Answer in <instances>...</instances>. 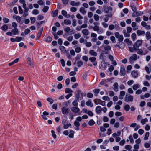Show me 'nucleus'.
<instances>
[{
    "label": "nucleus",
    "mask_w": 151,
    "mask_h": 151,
    "mask_svg": "<svg viewBox=\"0 0 151 151\" xmlns=\"http://www.w3.org/2000/svg\"><path fill=\"white\" fill-rule=\"evenodd\" d=\"M125 149L128 150V151H132V146L130 145H126L125 146Z\"/></svg>",
    "instance_id": "nucleus-48"
},
{
    "label": "nucleus",
    "mask_w": 151,
    "mask_h": 151,
    "mask_svg": "<svg viewBox=\"0 0 151 151\" xmlns=\"http://www.w3.org/2000/svg\"><path fill=\"white\" fill-rule=\"evenodd\" d=\"M19 61V58H16L12 62H11L10 63H9L8 65L9 66H11L12 65H13L14 64L17 63Z\"/></svg>",
    "instance_id": "nucleus-24"
},
{
    "label": "nucleus",
    "mask_w": 151,
    "mask_h": 151,
    "mask_svg": "<svg viewBox=\"0 0 151 151\" xmlns=\"http://www.w3.org/2000/svg\"><path fill=\"white\" fill-rule=\"evenodd\" d=\"M70 134L68 135L69 137L70 138H73L74 137V134L75 132L72 130H70Z\"/></svg>",
    "instance_id": "nucleus-28"
},
{
    "label": "nucleus",
    "mask_w": 151,
    "mask_h": 151,
    "mask_svg": "<svg viewBox=\"0 0 151 151\" xmlns=\"http://www.w3.org/2000/svg\"><path fill=\"white\" fill-rule=\"evenodd\" d=\"M132 30V28L130 27H128L127 28V32L125 29L123 31V32L125 37H129L130 36L129 33Z\"/></svg>",
    "instance_id": "nucleus-1"
},
{
    "label": "nucleus",
    "mask_w": 151,
    "mask_h": 151,
    "mask_svg": "<svg viewBox=\"0 0 151 151\" xmlns=\"http://www.w3.org/2000/svg\"><path fill=\"white\" fill-rule=\"evenodd\" d=\"M142 43V41L141 40H137L134 45L133 47L134 50H137V48L140 46Z\"/></svg>",
    "instance_id": "nucleus-3"
},
{
    "label": "nucleus",
    "mask_w": 151,
    "mask_h": 151,
    "mask_svg": "<svg viewBox=\"0 0 151 151\" xmlns=\"http://www.w3.org/2000/svg\"><path fill=\"white\" fill-rule=\"evenodd\" d=\"M143 13L141 11L134 12L132 14V16L134 17H137L142 14Z\"/></svg>",
    "instance_id": "nucleus-12"
},
{
    "label": "nucleus",
    "mask_w": 151,
    "mask_h": 151,
    "mask_svg": "<svg viewBox=\"0 0 151 151\" xmlns=\"http://www.w3.org/2000/svg\"><path fill=\"white\" fill-rule=\"evenodd\" d=\"M126 73L125 67L123 66H121L119 74L121 76H123Z\"/></svg>",
    "instance_id": "nucleus-6"
},
{
    "label": "nucleus",
    "mask_w": 151,
    "mask_h": 151,
    "mask_svg": "<svg viewBox=\"0 0 151 151\" xmlns=\"http://www.w3.org/2000/svg\"><path fill=\"white\" fill-rule=\"evenodd\" d=\"M60 49L64 53L66 52V51L65 47L64 46H60Z\"/></svg>",
    "instance_id": "nucleus-40"
},
{
    "label": "nucleus",
    "mask_w": 151,
    "mask_h": 151,
    "mask_svg": "<svg viewBox=\"0 0 151 151\" xmlns=\"http://www.w3.org/2000/svg\"><path fill=\"white\" fill-rule=\"evenodd\" d=\"M145 37L146 39L147 40H149L151 39V34L150 32L147 31L146 32Z\"/></svg>",
    "instance_id": "nucleus-23"
},
{
    "label": "nucleus",
    "mask_w": 151,
    "mask_h": 151,
    "mask_svg": "<svg viewBox=\"0 0 151 151\" xmlns=\"http://www.w3.org/2000/svg\"><path fill=\"white\" fill-rule=\"evenodd\" d=\"M137 59V55L136 54H133L129 58V62L131 63H133L134 61L136 60Z\"/></svg>",
    "instance_id": "nucleus-5"
},
{
    "label": "nucleus",
    "mask_w": 151,
    "mask_h": 151,
    "mask_svg": "<svg viewBox=\"0 0 151 151\" xmlns=\"http://www.w3.org/2000/svg\"><path fill=\"white\" fill-rule=\"evenodd\" d=\"M71 110L73 112L75 113H78L80 111V109L78 106H73L70 108Z\"/></svg>",
    "instance_id": "nucleus-10"
},
{
    "label": "nucleus",
    "mask_w": 151,
    "mask_h": 151,
    "mask_svg": "<svg viewBox=\"0 0 151 151\" xmlns=\"http://www.w3.org/2000/svg\"><path fill=\"white\" fill-rule=\"evenodd\" d=\"M110 40L113 43L116 42V40L115 37L114 36H111L110 37Z\"/></svg>",
    "instance_id": "nucleus-64"
},
{
    "label": "nucleus",
    "mask_w": 151,
    "mask_h": 151,
    "mask_svg": "<svg viewBox=\"0 0 151 151\" xmlns=\"http://www.w3.org/2000/svg\"><path fill=\"white\" fill-rule=\"evenodd\" d=\"M101 100L99 99H95L94 100V102L96 104H100Z\"/></svg>",
    "instance_id": "nucleus-45"
},
{
    "label": "nucleus",
    "mask_w": 151,
    "mask_h": 151,
    "mask_svg": "<svg viewBox=\"0 0 151 151\" xmlns=\"http://www.w3.org/2000/svg\"><path fill=\"white\" fill-rule=\"evenodd\" d=\"M113 15V13H110L109 14L106 15L105 16L106 17H104V20L105 22H107L109 19V17H107L110 18Z\"/></svg>",
    "instance_id": "nucleus-13"
},
{
    "label": "nucleus",
    "mask_w": 151,
    "mask_h": 151,
    "mask_svg": "<svg viewBox=\"0 0 151 151\" xmlns=\"http://www.w3.org/2000/svg\"><path fill=\"white\" fill-rule=\"evenodd\" d=\"M8 26L6 25H4L2 26L1 28L4 31H6L8 29Z\"/></svg>",
    "instance_id": "nucleus-43"
},
{
    "label": "nucleus",
    "mask_w": 151,
    "mask_h": 151,
    "mask_svg": "<svg viewBox=\"0 0 151 151\" xmlns=\"http://www.w3.org/2000/svg\"><path fill=\"white\" fill-rule=\"evenodd\" d=\"M46 100L47 101L50 103V104H52L53 103V100L52 98L48 97L47 98Z\"/></svg>",
    "instance_id": "nucleus-42"
},
{
    "label": "nucleus",
    "mask_w": 151,
    "mask_h": 151,
    "mask_svg": "<svg viewBox=\"0 0 151 151\" xmlns=\"http://www.w3.org/2000/svg\"><path fill=\"white\" fill-rule=\"evenodd\" d=\"M143 84L144 86L147 87H148L150 86L149 83L146 81H143Z\"/></svg>",
    "instance_id": "nucleus-59"
},
{
    "label": "nucleus",
    "mask_w": 151,
    "mask_h": 151,
    "mask_svg": "<svg viewBox=\"0 0 151 151\" xmlns=\"http://www.w3.org/2000/svg\"><path fill=\"white\" fill-rule=\"evenodd\" d=\"M81 93V90H78L76 93V98L78 99L80 97V95Z\"/></svg>",
    "instance_id": "nucleus-37"
},
{
    "label": "nucleus",
    "mask_w": 151,
    "mask_h": 151,
    "mask_svg": "<svg viewBox=\"0 0 151 151\" xmlns=\"http://www.w3.org/2000/svg\"><path fill=\"white\" fill-rule=\"evenodd\" d=\"M112 80L111 78L104 79L100 82V84L102 85H104L106 87H107L108 86V85L107 84V83L110 82Z\"/></svg>",
    "instance_id": "nucleus-4"
},
{
    "label": "nucleus",
    "mask_w": 151,
    "mask_h": 151,
    "mask_svg": "<svg viewBox=\"0 0 151 151\" xmlns=\"http://www.w3.org/2000/svg\"><path fill=\"white\" fill-rule=\"evenodd\" d=\"M75 48V50L76 52L77 53H79L81 51V48L78 47L77 45H75L74 46Z\"/></svg>",
    "instance_id": "nucleus-34"
},
{
    "label": "nucleus",
    "mask_w": 151,
    "mask_h": 151,
    "mask_svg": "<svg viewBox=\"0 0 151 151\" xmlns=\"http://www.w3.org/2000/svg\"><path fill=\"white\" fill-rule=\"evenodd\" d=\"M27 60L28 64L33 68L34 66L31 59L30 58L28 57L27 58Z\"/></svg>",
    "instance_id": "nucleus-16"
},
{
    "label": "nucleus",
    "mask_w": 151,
    "mask_h": 151,
    "mask_svg": "<svg viewBox=\"0 0 151 151\" xmlns=\"http://www.w3.org/2000/svg\"><path fill=\"white\" fill-rule=\"evenodd\" d=\"M81 36V35L80 33L76 34L74 35V37L76 39H78Z\"/></svg>",
    "instance_id": "nucleus-58"
},
{
    "label": "nucleus",
    "mask_w": 151,
    "mask_h": 151,
    "mask_svg": "<svg viewBox=\"0 0 151 151\" xmlns=\"http://www.w3.org/2000/svg\"><path fill=\"white\" fill-rule=\"evenodd\" d=\"M61 111L63 114L65 115H67L69 113V109L65 107H64L62 108Z\"/></svg>",
    "instance_id": "nucleus-9"
},
{
    "label": "nucleus",
    "mask_w": 151,
    "mask_h": 151,
    "mask_svg": "<svg viewBox=\"0 0 151 151\" xmlns=\"http://www.w3.org/2000/svg\"><path fill=\"white\" fill-rule=\"evenodd\" d=\"M115 47H118L119 48L123 49H124L125 46V45L124 43L123 42H118L117 43L114 45Z\"/></svg>",
    "instance_id": "nucleus-7"
},
{
    "label": "nucleus",
    "mask_w": 151,
    "mask_h": 151,
    "mask_svg": "<svg viewBox=\"0 0 151 151\" xmlns=\"http://www.w3.org/2000/svg\"><path fill=\"white\" fill-rule=\"evenodd\" d=\"M65 92L66 93H71L73 92V91L72 90H71V89L68 88H66L65 89Z\"/></svg>",
    "instance_id": "nucleus-39"
},
{
    "label": "nucleus",
    "mask_w": 151,
    "mask_h": 151,
    "mask_svg": "<svg viewBox=\"0 0 151 151\" xmlns=\"http://www.w3.org/2000/svg\"><path fill=\"white\" fill-rule=\"evenodd\" d=\"M104 50L106 51H109V50H111V47L108 45H106L104 46Z\"/></svg>",
    "instance_id": "nucleus-35"
},
{
    "label": "nucleus",
    "mask_w": 151,
    "mask_h": 151,
    "mask_svg": "<svg viewBox=\"0 0 151 151\" xmlns=\"http://www.w3.org/2000/svg\"><path fill=\"white\" fill-rule=\"evenodd\" d=\"M12 36L17 35L19 33L18 29L17 28H14L11 30Z\"/></svg>",
    "instance_id": "nucleus-17"
},
{
    "label": "nucleus",
    "mask_w": 151,
    "mask_h": 151,
    "mask_svg": "<svg viewBox=\"0 0 151 151\" xmlns=\"http://www.w3.org/2000/svg\"><path fill=\"white\" fill-rule=\"evenodd\" d=\"M148 121V119L147 118H145L142 119L141 121V123H142V124L144 125L145 124L146 122H147Z\"/></svg>",
    "instance_id": "nucleus-47"
},
{
    "label": "nucleus",
    "mask_w": 151,
    "mask_h": 151,
    "mask_svg": "<svg viewBox=\"0 0 151 151\" xmlns=\"http://www.w3.org/2000/svg\"><path fill=\"white\" fill-rule=\"evenodd\" d=\"M140 87V86L139 84H137L133 85V86L132 88L134 90H137L138 88H139Z\"/></svg>",
    "instance_id": "nucleus-36"
},
{
    "label": "nucleus",
    "mask_w": 151,
    "mask_h": 151,
    "mask_svg": "<svg viewBox=\"0 0 151 151\" xmlns=\"http://www.w3.org/2000/svg\"><path fill=\"white\" fill-rule=\"evenodd\" d=\"M104 10L105 13H108L110 11H111L113 8L111 6H104Z\"/></svg>",
    "instance_id": "nucleus-8"
},
{
    "label": "nucleus",
    "mask_w": 151,
    "mask_h": 151,
    "mask_svg": "<svg viewBox=\"0 0 151 151\" xmlns=\"http://www.w3.org/2000/svg\"><path fill=\"white\" fill-rule=\"evenodd\" d=\"M71 126V124L70 123L68 124L67 123L65 125L63 126V128L65 129H68L69 127H70Z\"/></svg>",
    "instance_id": "nucleus-60"
},
{
    "label": "nucleus",
    "mask_w": 151,
    "mask_h": 151,
    "mask_svg": "<svg viewBox=\"0 0 151 151\" xmlns=\"http://www.w3.org/2000/svg\"><path fill=\"white\" fill-rule=\"evenodd\" d=\"M102 99L104 100L105 101H110V98L107 96H104L102 97Z\"/></svg>",
    "instance_id": "nucleus-57"
},
{
    "label": "nucleus",
    "mask_w": 151,
    "mask_h": 151,
    "mask_svg": "<svg viewBox=\"0 0 151 151\" xmlns=\"http://www.w3.org/2000/svg\"><path fill=\"white\" fill-rule=\"evenodd\" d=\"M137 33L138 35L140 36L142 35H144L145 32L144 31H142L139 30H138L137 31Z\"/></svg>",
    "instance_id": "nucleus-31"
},
{
    "label": "nucleus",
    "mask_w": 151,
    "mask_h": 151,
    "mask_svg": "<svg viewBox=\"0 0 151 151\" xmlns=\"http://www.w3.org/2000/svg\"><path fill=\"white\" fill-rule=\"evenodd\" d=\"M134 97L133 96L127 93L124 97V101L127 102H132L133 101Z\"/></svg>",
    "instance_id": "nucleus-2"
},
{
    "label": "nucleus",
    "mask_w": 151,
    "mask_h": 151,
    "mask_svg": "<svg viewBox=\"0 0 151 151\" xmlns=\"http://www.w3.org/2000/svg\"><path fill=\"white\" fill-rule=\"evenodd\" d=\"M71 30V29L68 27H67L64 29V30L65 33L64 35V36L65 37V36H68L70 34L69 33Z\"/></svg>",
    "instance_id": "nucleus-11"
},
{
    "label": "nucleus",
    "mask_w": 151,
    "mask_h": 151,
    "mask_svg": "<svg viewBox=\"0 0 151 151\" xmlns=\"http://www.w3.org/2000/svg\"><path fill=\"white\" fill-rule=\"evenodd\" d=\"M80 3L79 2H76L74 1H72L71 2L70 4L73 6H79Z\"/></svg>",
    "instance_id": "nucleus-25"
},
{
    "label": "nucleus",
    "mask_w": 151,
    "mask_h": 151,
    "mask_svg": "<svg viewBox=\"0 0 151 151\" xmlns=\"http://www.w3.org/2000/svg\"><path fill=\"white\" fill-rule=\"evenodd\" d=\"M80 12L83 15H85L87 12L85 9L83 7H81L80 9Z\"/></svg>",
    "instance_id": "nucleus-27"
},
{
    "label": "nucleus",
    "mask_w": 151,
    "mask_h": 151,
    "mask_svg": "<svg viewBox=\"0 0 151 151\" xmlns=\"http://www.w3.org/2000/svg\"><path fill=\"white\" fill-rule=\"evenodd\" d=\"M43 30V27H42L41 29H40V30L39 31V32L37 34V37L36 38L37 40H38L40 37L42 33V32Z\"/></svg>",
    "instance_id": "nucleus-26"
},
{
    "label": "nucleus",
    "mask_w": 151,
    "mask_h": 151,
    "mask_svg": "<svg viewBox=\"0 0 151 151\" xmlns=\"http://www.w3.org/2000/svg\"><path fill=\"white\" fill-rule=\"evenodd\" d=\"M72 24L73 26L75 27L76 25V20L74 19L72 20Z\"/></svg>",
    "instance_id": "nucleus-61"
},
{
    "label": "nucleus",
    "mask_w": 151,
    "mask_h": 151,
    "mask_svg": "<svg viewBox=\"0 0 151 151\" xmlns=\"http://www.w3.org/2000/svg\"><path fill=\"white\" fill-rule=\"evenodd\" d=\"M64 23L66 25H70L71 24V21L69 19H65L64 21Z\"/></svg>",
    "instance_id": "nucleus-38"
},
{
    "label": "nucleus",
    "mask_w": 151,
    "mask_h": 151,
    "mask_svg": "<svg viewBox=\"0 0 151 151\" xmlns=\"http://www.w3.org/2000/svg\"><path fill=\"white\" fill-rule=\"evenodd\" d=\"M86 105L90 106L91 107H92L93 106V104L92 102L91 101L90 99H88L86 103Z\"/></svg>",
    "instance_id": "nucleus-30"
},
{
    "label": "nucleus",
    "mask_w": 151,
    "mask_h": 151,
    "mask_svg": "<svg viewBox=\"0 0 151 151\" xmlns=\"http://www.w3.org/2000/svg\"><path fill=\"white\" fill-rule=\"evenodd\" d=\"M121 132L120 131H118L117 132V133H114L112 134V136L114 137H117L120 136L121 135Z\"/></svg>",
    "instance_id": "nucleus-29"
},
{
    "label": "nucleus",
    "mask_w": 151,
    "mask_h": 151,
    "mask_svg": "<svg viewBox=\"0 0 151 151\" xmlns=\"http://www.w3.org/2000/svg\"><path fill=\"white\" fill-rule=\"evenodd\" d=\"M137 50H134L137 51V54L139 55H145L147 54L148 52L146 50L145 51V53L144 54H143V50L141 49H138V48H137Z\"/></svg>",
    "instance_id": "nucleus-15"
},
{
    "label": "nucleus",
    "mask_w": 151,
    "mask_h": 151,
    "mask_svg": "<svg viewBox=\"0 0 151 151\" xmlns=\"http://www.w3.org/2000/svg\"><path fill=\"white\" fill-rule=\"evenodd\" d=\"M101 66L104 68H105L106 67L107 65L105 61H102L101 62Z\"/></svg>",
    "instance_id": "nucleus-54"
},
{
    "label": "nucleus",
    "mask_w": 151,
    "mask_h": 151,
    "mask_svg": "<svg viewBox=\"0 0 151 151\" xmlns=\"http://www.w3.org/2000/svg\"><path fill=\"white\" fill-rule=\"evenodd\" d=\"M131 37L133 41H135L136 38V34L135 33H132L131 35Z\"/></svg>",
    "instance_id": "nucleus-53"
},
{
    "label": "nucleus",
    "mask_w": 151,
    "mask_h": 151,
    "mask_svg": "<svg viewBox=\"0 0 151 151\" xmlns=\"http://www.w3.org/2000/svg\"><path fill=\"white\" fill-rule=\"evenodd\" d=\"M76 17L78 19H82L83 18V17L79 13H78L77 14Z\"/></svg>",
    "instance_id": "nucleus-63"
},
{
    "label": "nucleus",
    "mask_w": 151,
    "mask_h": 151,
    "mask_svg": "<svg viewBox=\"0 0 151 151\" xmlns=\"http://www.w3.org/2000/svg\"><path fill=\"white\" fill-rule=\"evenodd\" d=\"M87 96L88 98H92L93 97V94L89 92L87 94Z\"/></svg>",
    "instance_id": "nucleus-62"
},
{
    "label": "nucleus",
    "mask_w": 151,
    "mask_h": 151,
    "mask_svg": "<svg viewBox=\"0 0 151 151\" xmlns=\"http://www.w3.org/2000/svg\"><path fill=\"white\" fill-rule=\"evenodd\" d=\"M117 38L118 39V41L120 42H122L124 39L123 36L122 35H120Z\"/></svg>",
    "instance_id": "nucleus-52"
},
{
    "label": "nucleus",
    "mask_w": 151,
    "mask_h": 151,
    "mask_svg": "<svg viewBox=\"0 0 151 151\" xmlns=\"http://www.w3.org/2000/svg\"><path fill=\"white\" fill-rule=\"evenodd\" d=\"M89 53L91 55L94 57H96L97 55V53L93 50H90Z\"/></svg>",
    "instance_id": "nucleus-21"
},
{
    "label": "nucleus",
    "mask_w": 151,
    "mask_h": 151,
    "mask_svg": "<svg viewBox=\"0 0 151 151\" xmlns=\"http://www.w3.org/2000/svg\"><path fill=\"white\" fill-rule=\"evenodd\" d=\"M82 33L84 35V37L88 39V37H86V36H87L89 34V32L88 29H84L82 31Z\"/></svg>",
    "instance_id": "nucleus-14"
},
{
    "label": "nucleus",
    "mask_w": 151,
    "mask_h": 151,
    "mask_svg": "<svg viewBox=\"0 0 151 151\" xmlns=\"http://www.w3.org/2000/svg\"><path fill=\"white\" fill-rule=\"evenodd\" d=\"M132 26L133 28V30H136L138 29V27L137 26L136 23L135 22H132Z\"/></svg>",
    "instance_id": "nucleus-32"
},
{
    "label": "nucleus",
    "mask_w": 151,
    "mask_h": 151,
    "mask_svg": "<svg viewBox=\"0 0 151 151\" xmlns=\"http://www.w3.org/2000/svg\"><path fill=\"white\" fill-rule=\"evenodd\" d=\"M61 12L62 14L66 18H68L70 17H71L70 15L68 14L67 12L65 10H62Z\"/></svg>",
    "instance_id": "nucleus-18"
},
{
    "label": "nucleus",
    "mask_w": 151,
    "mask_h": 151,
    "mask_svg": "<svg viewBox=\"0 0 151 151\" xmlns=\"http://www.w3.org/2000/svg\"><path fill=\"white\" fill-rule=\"evenodd\" d=\"M72 105L74 106H78V100L75 99L74 100L72 103Z\"/></svg>",
    "instance_id": "nucleus-41"
},
{
    "label": "nucleus",
    "mask_w": 151,
    "mask_h": 151,
    "mask_svg": "<svg viewBox=\"0 0 151 151\" xmlns=\"http://www.w3.org/2000/svg\"><path fill=\"white\" fill-rule=\"evenodd\" d=\"M149 135V132H147L145 135V137L144 138V140H147L148 138V137Z\"/></svg>",
    "instance_id": "nucleus-44"
},
{
    "label": "nucleus",
    "mask_w": 151,
    "mask_h": 151,
    "mask_svg": "<svg viewBox=\"0 0 151 151\" xmlns=\"http://www.w3.org/2000/svg\"><path fill=\"white\" fill-rule=\"evenodd\" d=\"M93 18L94 20L96 21H98L99 19V16L96 14H95L94 15Z\"/></svg>",
    "instance_id": "nucleus-56"
},
{
    "label": "nucleus",
    "mask_w": 151,
    "mask_h": 151,
    "mask_svg": "<svg viewBox=\"0 0 151 151\" xmlns=\"http://www.w3.org/2000/svg\"><path fill=\"white\" fill-rule=\"evenodd\" d=\"M130 109V106L128 104H127L124 107V110L127 111H128Z\"/></svg>",
    "instance_id": "nucleus-51"
},
{
    "label": "nucleus",
    "mask_w": 151,
    "mask_h": 151,
    "mask_svg": "<svg viewBox=\"0 0 151 151\" xmlns=\"http://www.w3.org/2000/svg\"><path fill=\"white\" fill-rule=\"evenodd\" d=\"M95 110L97 114H99L101 112L102 109L101 106H98L96 107Z\"/></svg>",
    "instance_id": "nucleus-22"
},
{
    "label": "nucleus",
    "mask_w": 151,
    "mask_h": 151,
    "mask_svg": "<svg viewBox=\"0 0 151 151\" xmlns=\"http://www.w3.org/2000/svg\"><path fill=\"white\" fill-rule=\"evenodd\" d=\"M89 60L91 62L93 63L96 61V58L95 57H90L89 58Z\"/></svg>",
    "instance_id": "nucleus-46"
},
{
    "label": "nucleus",
    "mask_w": 151,
    "mask_h": 151,
    "mask_svg": "<svg viewBox=\"0 0 151 151\" xmlns=\"http://www.w3.org/2000/svg\"><path fill=\"white\" fill-rule=\"evenodd\" d=\"M113 90L115 92H117L119 91V88H118V83L117 82H115L114 84L113 85Z\"/></svg>",
    "instance_id": "nucleus-20"
},
{
    "label": "nucleus",
    "mask_w": 151,
    "mask_h": 151,
    "mask_svg": "<svg viewBox=\"0 0 151 151\" xmlns=\"http://www.w3.org/2000/svg\"><path fill=\"white\" fill-rule=\"evenodd\" d=\"M58 10H55L54 11H52V16L54 17H56L58 14Z\"/></svg>",
    "instance_id": "nucleus-33"
},
{
    "label": "nucleus",
    "mask_w": 151,
    "mask_h": 151,
    "mask_svg": "<svg viewBox=\"0 0 151 151\" xmlns=\"http://www.w3.org/2000/svg\"><path fill=\"white\" fill-rule=\"evenodd\" d=\"M132 76L134 78H137L138 76V74L137 71L133 70L131 73Z\"/></svg>",
    "instance_id": "nucleus-19"
},
{
    "label": "nucleus",
    "mask_w": 151,
    "mask_h": 151,
    "mask_svg": "<svg viewBox=\"0 0 151 151\" xmlns=\"http://www.w3.org/2000/svg\"><path fill=\"white\" fill-rule=\"evenodd\" d=\"M51 132L52 133V137H53V138L54 139H56L57 137V136L55 133V131L53 130H52L51 131Z\"/></svg>",
    "instance_id": "nucleus-50"
},
{
    "label": "nucleus",
    "mask_w": 151,
    "mask_h": 151,
    "mask_svg": "<svg viewBox=\"0 0 151 151\" xmlns=\"http://www.w3.org/2000/svg\"><path fill=\"white\" fill-rule=\"evenodd\" d=\"M95 123V122L93 119L90 120L88 123V124L90 126H92Z\"/></svg>",
    "instance_id": "nucleus-49"
},
{
    "label": "nucleus",
    "mask_w": 151,
    "mask_h": 151,
    "mask_svg": "<svg viewBox=\"0 0 151 151\" xmlns=\"http://www.w3.org/2000/svg\"><path fill=\"white\" fill-rule=\"evenodd\" d=\"M49 9V7L47 6H44L42 9V11L44 13L46 12Z\"/></svg>",
    "instance_id": "nucleus-55"
}]
</instances>
